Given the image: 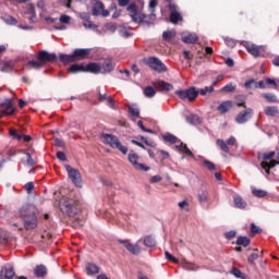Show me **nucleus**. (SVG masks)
<instances>
[{"mask_svg": "<svg viewBox=\"0 0 279 279\" xmlns=\"http://www.w3.org/2000/svg\"><path fill=\"white\" fill-rule=\"evenodd\" d=\"M83 25H84V27H86V29H96V27H97V25H95L89 20H86L85 23H83Z\"/></svg>", "mask_w": 279, "mask_h": 279, "instance_id": "obj_56", "label": "nucleus"}, {"mask_svg": "<svg viewBox=\"0 0 279 279\" xmlns=\"http://www.w3.org/2000/svg\"><path fill=\"white\" fill-rule=\"evenodd\" d=\"M221 93H234L236 90V86L232 83L227 84L221 89Z\"/></svg>", "mask_w": 279, "mask_h": 279, "instance_id": "obj_42", "label": "nucleus"}, {"mask_svg": "<svg viewBox=\"0 0 279 279\" xmlns=\"http://www.w3.org/2000/svg\"><path fill=\"white\" fill-rule=\"evenodd\" d=\"M235 106L242 107V108H246L245 107V96L243 95H239L235 97Z\"/></svg>", "mask_w": 279, "mask_h": 279, "instance_id": "obj_43", "label": "nucleus"}, {"mask_svg": "<svg viewBox=\"0 0 279 279\" xmlns=\"http://www.w3.org/2000/svg\"><path fill=\"white\" fill-rule=\"evenodd\" d=\"M129 112L132 117H141V110L136 107H129Z\"/></svg>", "mask_w": 279, "mask_h": 279, "instance_id": "obj_49", "label": "nucleus"}, {"mask_svg": "<svg viewBox=\"0 0 279 279\" xmlns=\"http://www.w3.org/2000/svg\"><path fill=\"white\" fill-rule=\"evenodd\" d=\"M175 95H178L180 99H189V101H195L199 95V90L192 86L187 89L177 90Z\"/></svg>", "mask_w": 279, "mask_h": 279, "instance_id": "obj_6", "label": "nucleus"}, {"mask_svg": "<svg viewBox=\"0 0 279 279\" xmlns=\"http://www.w3.org/2000/svg\"><path fill=\"white\" fill-rule=\"evenodd\" d=\"M118 243L124 245L128 252L134 254L135 256H138V254H141V246L138 245V243H141V240H138L136 244H132L128 240H118Z\"/></svg>", "mask_w": 279, "mask_h": 279, "instance_id": "obj_11", "label": "nucleus"}, {"mask_svg": "<svg viewBox=\"0 0 279 279\" xmlns=\"http://www.w3.org/2000/svg\"><path fill=\"white\" fill-rule=\"evenodd\" d=\"M203 165L204 167H206V169H208V171H215V169H217V167L215 166V163H213L210 160L208 159H204L203 160Z\"/></svg>", "mask_w": 279, "mask_h": 279, "instance_id": "obj_45", "label": "nucleus"}, {"mask_svg": "<svg viewBox=\"0 0 279 279\" xmlns=\"http://www.w3.org/2000/svg\"><path fill=\"white\" fill-rule=\"evenodd\" d=\"M84 226V220H80L78 218H75L73 221V227L74 228H82Z\"/></svg>", "mask_w": 279, "mask_h": 279, "instance_id": "obj_61", "label": "nucleus"}, {"mask_svg": "<svg viewBox=\"0 0 279 279\" xmlns=\"http://www.w3.org/2000/svg\"><path fill=\"white\" fill-rule=\"evenodd\" d=\"M144 95H145V97H148V98L155 97L156 89L151 86H147L144 89Z\"/></svg>", "mask_w": 279, "mask_h": 279, "instance_id": "obj_41", "label": "nucleus"}, {"mask_svg": "<svg viewBox=\"0 0 279 279\" xmlns=\"http://www.w3.org/2000/svg\"><path fill=\"white\" fill-rule=\"evenodd\" d=\"M26 165L28 167H34V165H36V161L32 158L29 153H26Z\"/></svg>", "mask_w": 279, "mask_h": 279, "instance_id": "obj_51", "label": "nucleus"}, {"mask_svg": "<svg viewBox=\"0 0 279 279\" xmlns=\"http://www.w3.org/2000/svg\"><path fill=\"white\" fill-rule=\"evenodd\" d=\"M60 210L68 217H75L80 213V203L73 198H63L59 203Z\"/></svg>", "mask_w": 279, "mask_h": 279, "instance_id": "obj_3", "label": "nucleus"}, {"mask_svg": "<svg viewBox=\"0 0 279 279\" xmlns=\"http://www.w3.org/2000/svg\"><path fill=\"white\" fill-rule=\"evenodd\" d=\"M225 43L227 47H231V49H233V47H236V41H234V39L232 38H226Z\"/></svg>", "mask_w": 279, "mask_h": 279, "instance_id": "obj_58", "label": "nucleus"}, {"mask_svg": "<svg viewBox=\"0 0 279 279\" xmlns=\"http://www.w3.org/2000/svg\"><path fill=\"white\" fill-rule=\"evenodd\" d=\"M16 272H14V267L11 265H7L2 267L1 272H0V278L1 279H12L14 278Z\"/></svg>", "mask_w": 279, "mask_h": 279, "instance_id": "obj_15", "label": "nucleus"}, {"mask_svg": "<svg viewBox=\"0 0 279 279\" xmlns=\"http://www.w3.org/2000/svg\"><path fill=\"white\" fill-rule=\"evenodd\" d=\"M201 95H203V96H206V95H208V93H215V87H213V86H206V87H204V88H202L199 92H198Z\"/></svg>", "mask_w": 279, "mask_h": 279, "instance_id": "obj_48", "label": "nucleus"}, {"mask_svg": "<svg viewBox=\"0 0 279 279\" xmlns=\"http://www.w3.org/2000/svg\"><path fill=\"white\" fill-rule=\"evenodd\" d=\"M19 216L24 223L25 230H34L38 228V208L36 205H23L20 208Z\"/></svg>", "mask_w": 279, "mask_h": 279, "instance_id": "obj_1", "label": "nucleus"}, {"mask_svg": "<svg viewBox=\"0 0 279 279\" xmlns=\"http://www.w3.org/2000/svg\"><path fill=\"white\" fill-rule=\"evenodd\" d=\"M198 202H201V204L208 202V194L206 192L198 194Z\"/></svg>", "mask_w": 279, "mask_h": 279, "instance_id": "obj_53", "label": "nucleus"}, {"mask_svg": "<svg viewBox=\"0 0 279 279\" xmlns=\"http://www.w3.org/2000/svg\"><path fill=\"white\" fill-rule=\"evenodd\" d=\"M262 97L268 102V104H278V97L274 94H267L263 93Z\"/></svg>", "mask_w": 279, "mask_h": 279, "instance_id": "obj_31", "label": "nucleus"}, {"mask_svg": "<svg viewBox=\"0 0 279 279\" xmlns=\"http://www.w3.org/2000/svg\"><path fill=\"white\" fill-rule=\"evenodd\" d=\"M100 66H101L100 73H112V71H114L116 64L111 59H106Z\"/></svg>", "mask_w": 279, "mask_h": 279, "instance_id": "obj_19", "label": "nucleus"}, {"mask_svg": "<svg viewBox=\"0 0 279 279\" xmlns=\"http://www.w3.org/2000/svg\"><path fill=\"white\" fill-rule=\"evenodd\" d=\"M86 271L88 276H95L96 274H99V266L95 264H87Z\"/></svg>", "mask_w": 279, "mask_h": 279, "instance_id": "obj_29", "label": "nucleus"}, {"mask_svg": "<svg viewBox=\"0 0 279 279\" xmlns=\"http://www.w3.org/2000/svg\"><path fill=\"white\" fill-rule=\"evenodd\" d=\"M244 47L253 58H260L263 51H265V46H257L256 44L245 43Z\"/></svg>", "mask_w": 279, "mask_h": 279, "instance_id": "obj_9", "label": "nucleus"}, {"mask_svg": "<svg viewBox=\"0 0 279 279\" xmlns=\"http://www.w3.org/2000/svg\"><path fill=\"white\" fill-rule=\"evenodd\" d=\"M65 169L73 184H75V186H82V174L80 173V170L71 167L70 165H66Z\"/></svg>", "mask_w": 279, "mask_h": 279, "instance_id": "obj_7", "label": "nucleus"}, {"mask_svg": "<svg viewBox=\"0 0 279 279\" xmlns=\"http://www.w3.org/2000/svg\"><path fill=\"white\" fill-rule=\"evenodd\" d=\"M181 38L185 45H195V43H197L199 39L195 33H183L181 34Z\"/></svg>", "mask_w": 279, "mask_h": 279, "instance_id": "obj_16", "label": "nucleus"}, {"mask_svg": "<svg viewBox=\"0 0 279 279\" xmlns=\"http://www.w3.org/2000/svg\"><path fill=\"white\" fill-rule=\"evenodd\" d=\"M175 37V31H166L162 33V40L166 43H171L173 38Z\"/></svg>", "mask_w": 279, "mask_h": 279, "instance_id": "obj_32", "label": "nucleus"}, {"mask_svg": "<svg viewBox=\"0 0 279 279\" xmlns=\"http://www.w3.org/2000/svg\"><path fill=\"white\" fill-rule=\"evenodd\" d=\"M2 109V114H14V107L12 106V99H7L4 102H2L1 105Z\"/></svg>", "mask_w": 279, "mask_h": 279, "instance_id": "obj_18", "label": "nucleus"}, {"mask_svg": "<svg viewBox=\"0 0 279 279\" xmlns=\"http://www.w3.org/2000/svg\"><path fill=\"white\" fill-rule=\"evenodd\" d=\"M85 73H94L95 75L101 73V64L95 62L88 63L85 66Z\"/></svg>", "mask_w": 279, "mask_h": 279, "instance_id": "obj_20", "label": "nucleus"}, {"mask_svg": "<svg viewBox=\"0 0 279 279\" xmlns=\"http://www.w3.org/2000/svg\"><path fill=\"white\" fill-rule=\"evenodd\" d=\"M90 48H76L72 54L74 62H77V60H86L88 56H90Z\"/></svg>", "mask_w": 279, "mask_h": 279, "instance_id": "obj_14", "label": "nucleus"}, {"mask_svg": "<svg viewBox=\"0 0 279 279\" xmlns=\"http://www.w3.org/2000/svg\"><path fill=\"white\" fill-rule=\"evenodd\" d=\"M59 60L61 62H64L65 64L69 63V62H75L74 59H73V54L61 53V54H59Z\"/></svg>", "mask_w": 279, "mask_h": 279, "instance_id": "obj_39", "label": "nucleus"}, {"mask_svg": "<svg viewBox=\"0 0 279 279\" xmlns=\"http://www.w3.org/2000/svg\"><path fill=\"white\" fill-rule=\"evenodd\" d=\"M53 145H54V147H64V141H62L60 138H54Z\"/></svg>", "mask_w": 279, "mask_h": 279, "instance_id": "obj_62", "label": "nucleus"}, {"mask_svg": "<svg viewBox=\"0 0 279 279\" xmlns=\"http://www.w3.org/2000/svg\"><path fill=\"white\" fill-rule=\"evenodd\" d=\"M175 147H177V149H179V151H182L183 154H186V156H191V158H193V151H191V149H189L186 144L181 143L180 145H177Z\"/></svg>", "mask_w": 279, "mask_h": 279, "instance_id": "obj_35", "label": "nucleus"}, {"mask_svg": "<svg viewBox=\"0 0 279 279\" xmlns=\"http://www.w3.org/2000/svg\"><path fill=\"white\" fill-rule=\"evenodd\" d=\"M230 110H232V101L230 100H226L218 106V112H220V114H226V112Z\"/></svg>", "mask_w": 279, "mask_h": 279, "instance_id": "obj_23", "label": "nucleus"}, {"mask_svg": "<svg viewBox=\"0 0 279 279\" xmlns=\"http://www.w3.org/2000/svg\"><path fill=\"white\" fill-rule=\"evenodd\" d=\"M276 157V151H270V153H265L264 155H263V162H267V160H272V158H275Z\"/></svg>", "mask_w": 279, "mask_h": 279, "instance_id": "obj_47", "label": "nucleus"}, {"mask_svg": "<svg viewBox=\"0 0 279 279\" xmlns=\"http://www.w3.org/2000/svg\"><path fill=\"white\" fill-rule=\"evenodd\" d=\"M37 60H40L45 66L47 62H56V60H58V56L56 52H47V50H41L37 54Z\"/></svg>", "mask_w": 279, "mask_h": 279, "instance_id": "obj_8", "label": "nucleus"}, {"mask_svg": "<svg viewBox=\"0 0 279 279\" xmlns=\"http://www.w3.org/2000/svg\"><path fill=\"white\" fill-rule=\"evenodd\" d=\"M26 65L29 68V69H43L44 63L41 60L37 59V60H31L26 63Z\"/></svg>", "mask_w": 279, "mask_h": 279, "instance_id": "obj_30", "label": "nucleus"}, {"mask_svg": "<svg viewBox=\"0 0 279 279\" xmlns=\"http://www.w3.org/2000/svg\"><path fill=\"white\" fill-rule=\"evenodd\" d=\"M235 243L236 245H243V247H247V245L252 243V240H250L247 236L240 235Z\"/></svg>", "mask_w": 279, "mask_h": 279, "instance_id": "obj_34", "label": "nucleus"}, {"mask_svg": "<svg viewBox=\"0 0 279 279\" xmlns=\"http://www.w3.org/2000/svg\"><path fill=\"white\" fill-rule=\"evenodd\" d=\"M186 122L190 123V125H199L202 123V118L197 114H189L185 118Z\"/></svg>", "mask_w": 279, "mask_h": 279, "instance_id": "obj_25", "label": "nucleus"}, {"mask_svg": "<svg viewBox=\"0 0 279 279\" xmlns=\"http://www.w3.org/2000/svg\"><path fill=\"white\" fill-rule=\"evenodd\" d=\"M1 19L7 25H16V23H19V21L14 16L8 14L2 16Z\"/></svg>", "mask_w": 279, "mask_h": 279, "instance_id": "obj_37", "label": "nucleus"}, {"mask_svg": "<svg viewBox=\"0 0 279 279\" xmlns=\"http://www.w3.org/2000/svg\"><path fill=\"white\" fill-rule=\"evenodd\" d=\"M14 69V63L12 61H0L1 73H10Z\"/></svg>", "mask_w": 279, "mask_h": 279, "instance_id": "obj_22", "label": "nucleus"}, {"mask_svg": "<svg viewBox=\"0 0 279 279\" xmlns=\"http://www.w3.org/2000/svg\"><path fill=\"white\" fill-rule=\"evenodd\" d=\"M70 73H86V66L74 63L69 68Z\"/></svg>", "mask_w": 279, "mask_h": 279, "instance_id": "obj_27", "label": "nucleus"}, {"mask_svg": "<svg viewBox=\"0 0 279 279\" xmlns=\"http://www.w3.org/2000/svg\"><path fill=\"white\" fill-rule=\"evenodd\" d=\"M258 260V254L253 253L247 257V263H250V265H254V262Z\"/></svg>", "mask_w": 279, "mask_h": 279, "instance_id": "obj_54", "label": "nucleus"}, {"mask_svg": "<svg viewBox=\"0 0 279 279\" xmlns=\"http://www.w3.org/2000/svg\"><path fill=\"white\" fill-rule=\"evenodd\" d=\"M25 191H27V193H32V190L34 189V183L33 182H28L24 185Z\"/></svg>", "mask_w": 279, "mask_h": 279, "instance_id": "obj_64", "label": "nucleus"}, {"mask_svg": "<svg viewBox=\"0 0 279 279\" xmlns=\"http://www.w3.org/2000/svg\"><path fill=\"white\" fill-rule=\"evenodd\" d=\"M34 274L37 278H45L47 276V267L45 265H38L34 269Z\"/></svg>", "mask_w": 279, "mask_h": 279, "instance_id": "obj_26", "label": "nucleus"}, {"mask_svg": "<svg viewBox=\"0 0 279 279\" xmlns=\"http://www.w3.org/2000/svg\"><path fill=\"white\" fill-rule=\"evenodd\" d=\"M165 256H166L167 260L174 263V265H180V260L178 258H175L173 255H171V253H169V251L165 252Z\"/></svg>", "mask_w": 279, "mask_h": 279, "instance_id": "obj_44", "label": "nucleus"}, {"mask_svg": "<svg viewBox=\"0 0 279 279\" xmlns=\"http://www.w3.org/2000/svg\"><path fill=\"white\" fill-rule=\"evenodd\" d=\"M217 145L220 146V149L222 151H225V154H229L230 153V148L228 147V143L225 142L223 140H218L217 141Z\"/></svg>", "mask_w": 279, "mask_h": 279, "instance_id": "obj_40", "label": "nucleus"}, {"mask_svg": "<svg viewBox=\"0 0 279 279\" xmlns=\"http://www.w3.org/2000/svg\"><path fill=\"white\" fill-rule=\"evenodd\" d=\"M126 12H129L130 17L132 19L133 23H146L149 25V21H155L156 14L151 13L150 15H146L138 10V5L135 3L130 4L126 8Z\"/></svg>", "mask_w": 279, "mask_h": 279, "instance_id": "obj_2", "label": "nucleus"}, {"mask_svg": "<svg viewBox=\"0 0 279 279\" xmlns=\"http://www.w3.org/2000/svg\"><path fill=\"white\" fill-rule=\"evenodd\" d=\"M145 64L153 71H156V73H167L168 71L167 65H165L158 57H149L145 59Z\"/></svg>", "mask_w": 279, "mask_h": 279, "instance_id": "obj_5", "label": "nucleus"}, {"mask_svg": "<svg viewBox=\"0 0 279 279\" xmlns=\"http://www.w3.org/2000/svg\"><path fill=\"white\" fill-rule=\"evenodd\" d=\"M252 193L255 197H267V192L264 190L253 189Z\"/></svg>", "mask_w": 279, "mask_h": 279, "instance_id": "obj_46", "label": "nucleus"}, {"mask_svg": "<svg viewBox=\"0 0 279 279\" xmlns=\"http://www.w3.org/2000/svg\"><path fill=\"white\" fill-rule=\"evenodd\" d=\"M162 138L163 141H166V143H172V144L178 143V137L171 133L165 134Z\"/></svg>", "mask_w": 279, "mask_h": 279, "instance_id": "obj_38", "label": "nucleus"}, {"mask_svg": "<svg viewBox=\"0 0 279 279\" xmlns=\"http://www.w3.org/2000/svg\"><path fill=\"white\" fill-rule=\"evenodd\" d=\"M264 112L267 117H278L279 116L278 107L268 106L265 108Z\"/></svg>", "mask_w": 279, "mask_h": 279, "instance_id": "obj_28", "label": "nucleus"}, {"mask_svg": "<svg viewBox=\"0 0 279 279\" xmlns=\"http://www.w3.org/2000/svg\"><path fill=\"white\" fill-rule=\"evenodd\" d=\"M101 12H104V2H96L94 4V8H93V15L94 16H99V14H101Z\"/></svg>", "mask_w": 279, "mask_h": 279, "instance_id": "obj_33", "label": "nucleus"}, {"mask_svg": "<svg viewBox=\"0 0 279 279\" xmlns=\"http://www.w3.org/2000/svg\"><path fill=\"white\" fill-rule=\"evenodd\" d=\"M60 23H70L71 22V16L69 15H61L60 19H59Z\"/></svg>", "mask_w": 279, "mask_h": 279, "instance_id": "obj_63", "label": "nucleus"}, {"mask_svg": "<svg viewBox=\"0 0 279 279\" xmlns=\"http://www.w3.org/2000/svg\"><path fill=\"white\" fill-rule=\"evenodd\" d=\"M251 232L253 234H260V232H263V229L259 228L258 226H256L255 223L251 225Z\"/></svg>", "mask_w": 279, "mask_h": 279, "instance_id": "obj_52", "label": "nucleus"}, {"mask_svg": "<svg viewBox=\"0 0 279 279\" xmlns=\"http://www.w3.org/2000/svg\"><path fill=\"white\" fill-rule=\"evenodd\" d=\"M10 134L11 136H13V138H16L17 141H21V138H23V135L16 130H10Z\"/></svg>", "mask_w": 279, "mask_h": 279, "instance_id": "obj_57", "label": "nucleus"}, {"mask_svg": "<svg viewBox=\"0 0 279 279\" xmlns=\"http://www.w3.org/2000/svg\"><path fill=\"white\" fill-rule=\"evenodd\" d=\"M143 242L146 247H156V240L151 235H146Z\"/></svg>", "mask_w": 279, "mask_h": 279, "instance_id": "obj_36", "label": "nucleus"}, {"mask_svg": "<svg viewBox=\"0 0 279 279\" xmlns=\"http://www.w3.org/2000/svg\"><path fill=\"white\" fill-rule=\"evenodd\" d=\"M101 138L105 145H109V147H111L112 149H118V151H121V154H123L124 156L128 154V147L123 146L119 137H117L116 135L104 133L101 135Z\"/></svg>", "mask_w": 279, "mask_h": 279, "instance_id": "obj_4", "label": "nucleus"}, {"mask_svg": "<svg viewBox=\"0 0 279 279\" xmlns=\"http://www.w3.org/2000/svg\"><path fill=\"white\" fill-rule=\"evenodd\" d=\"M182 267L187 271H195V269H197V267H195L194 264L186 263V262L182 264Z\"/></svg>", "mask_w": 279, "mask_h": 279, "instance_id": "obj_50", "label": "nucleus"}, {"mask_svg": "<svg viewBox=\"0 0 279 279\" xmlns=\"http://www.w3.org/2000/svg\"><path fill=\"white\" fill-rule=\"evenodd\" d=\"M233 204L235 208H240L241 210L247 208V202L238 195L233 196Z\"/></svg>", "mask_w": 279, "mask_h": 279, "instance_id": "obj_21", "label": "nucleus"}, {"mask_svg": "<svg viewBox=\"0 0 279 279\" xmlns=\"http://www.w3.org/2000/svg\"><path fill=\"white\" fill-rule=\"evenodd\" d=\"M260 167L265 169V172L267 173V175H269V173H271V168H269V162L262 161Z\"/></svg>", "mask_w": 279, "mask_h": 279, "instance_id": "obj_59", "label": "nucleus"}, {"mask_svg": "<svg viewBox=\"0 0 279 279\" xmlns=\"http://www.w3.org/2000/svg\"><path fill=\"white\" fill-rule=\"evenodd\" d=\"M170 23L178 25L182 21V14H180V9L175 4H170Z\"/></svg>", "mask_w": 279, "mask_h": 279, "instance_id": "obj_13", "label": "nucleus"}, {"mask_svg": "<svg viewBox=\"0 0 279 279\" xmlns=\"http://www.w3.org/2000/svg\"><path fill=\"white\" fill-rule=\"evenodd\" d=\"M24 14L28 16V23H36V7L34 4H28Z\"/></svg>", "mask_w": 279, "mask_h": 279, "instance_id": "obj_17", "label": "nucleus"}, {"mask_svg": "<svg viewBox=\"0 0 279 279\" xmlns=\"http://www.w3.org/2000/svg\"><path fill=\"white\" fill-rule=\"evenodd\" d=\"M138 158L140 157L136 155V153L129 154V161L131 162V165H133L134 169H137L138 171H149L150 168L148 166L140 163Z\"/></svg>", "mask_w": 279, "mask_h": 279, "instance_id": "obj_12", "label": "nucleus"}, {"mask_svg": "<svg viewBox=\"0 0 279 279\" xmlns=\"http://www.w3.org/2000/svg\"><path fill=\"white\" fill-rule=\"evenodd\" d=\"M226 239H228V241H232V239H234V236H236V231H228L225 233Z\"/></svg>", "mask_w": 279, "mask_h": 279, "instance_id": "obj_60", "label": "nucleus"}, {"mask_svg": "<svg viewBox=\"0 0 279 279\" xmlns=\"http://www.w3.org/2000/svg\"><path fill=\"white\" fill-rule=\"evenodd\" d=\"M156 86L159 88V90H165L166 93L173 90V85L165 81H157Z\"/></svg>", "mask_w": 279, "mask_h": 279, "instance_id": "obj_24", "label": "nucleus"}, {"mask_svg": "<svg viewBox=\"0 0 279 279\" xmlns=\"http://www.w3.org/2000/svg\"><path fill=\"white\" fill-rule=\"evenodd\" d=\"M137 125H138V128L143 131V132H147L148 134H154V131L153 130H150V129H147V128H145V125H143V121H138L137 122Z\"/></svg>", "mask_w": 279, "mask_h": 279, "instance_id": "obj_55", "label": "nucleus"}, {"mask_svg": "<svg viewBox=\"0 0 279 279\" xmlns=\"http://www.w3.org/2000/svg\"><path fill=\"white\" fill-rule=\"evenodd\" d=\"M254 117V109L245 107L244 111H241L236 117H235V122L239 124L247 123L250 119Z\"/></svg>", "mask_w": 279, "mask_h": 279, "instance_id": "obj_10", "label": "nucleus"}]
</instances>
